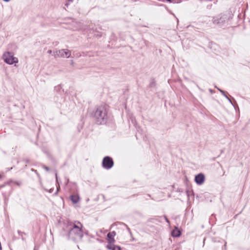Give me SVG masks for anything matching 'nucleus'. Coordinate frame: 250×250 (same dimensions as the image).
<instances>
[{
  "instance_id": "obj_16",
  "label": "nucleus",
  "mask_w": 250,
  "mask_h": 250,
  "mask_svg": "<svg viewBox=\"0 0 250 250\" xmlns=\"http://www.w3.org/2000/svg\"><path fill=\"white\" fill-rule=\"evenodd\" d=\"M57 190L56 192H55L54 193V194H53L54 195H57L58 194L59 191L60 189V187L59 184H58V186L57 187Z\"/></svg>"
},
{
  "instance_id": "obj_36",
  "label": "nucleus",
  "mask_w": 250,
  "mask_h": 250,
  "mask_svg": "<svg viewBox=\"0 0 250 250\" xmlns=\"http://www.w3.org/2000/svg\"><path fill=\"white\" fill-rule=\"evenodd\" d=\"M92 29L94 31H96L97 30V28H96L95 29H94L93 28H92Z\"/></svg>"
},
{
  "instance_id": "obj_18",
  "label": "nucleus",
  "mask_w": 250,
  "mask_h": 250,
  "mask_svg": "<svg viewBox=\"0 0 250 250\" xmlns=\"http://www.w3.org/2000/svg\"><path fill=\"white\" fill-rule=\"evenodd\" d=\"M164 218L165 219V220L166 221V222L168 223V224H170V222L169 221V220L167 219V217L166 216H164Z\"/></svg>"
},
{
  "instance_id": "obj_23",
  "label": "nucleus",
  "mask_w": 250,
  "mask_h": 250,
  "mask_svg": "<svg viewBox=\"0 0 250 250\" xmlns=\"http://www.w3.org/2000/svg\"><path fill=\"white\" fill-rule=\"evenodd\" d=\"M224 250H227V242H225V244L223 246V248Z\"/></svg>"
},
{
  "instance_id": "obj_34",
  "label": "nucleus",
  "mask_w": 250,
  "mask_h": 250,
  "mask_svg": "<svg viewBox=\"0 0 250 250\" xmlns=\"http://www.w3.org/2000/svg\"><path fill=\"white\" fill-rule=\"evenodd\" d=\"M25 162L26 163H29V160H25Z\"/></svg>"
},
{
  "instance_id": "obj_42",
  "label": "nucleus",
  "mask_w": 250,
  "mask_h": 250,
  "mask_svg": "<svg viewBox=\"0 0 250 250\" xmlns=\"http://www.w3.org/2000/svg\"><path fill=\"white\" fill-rule=\"evenodd\" d=\"M9 183H10V182H7V183H6L5 184H9Z\"/></svg>"
},
{
  "instance_id": "obj_38",
  "label": "nucleus",
  "mask_w": 250,
  "mask_h": 250,
  "mask_svg": "<svg viewBox=\"0 0 250 250\" xmlns=\"http://www.w3.org/2000/svg\"><path fill=\"white\" fill-rule=\"evenodd\" d=\"M157 218H162V216H158Z\"/></svg>"
},
{
  "instance_id": "obj_20",
  "label": "nucleus",
  "mask_w": 250,
  "mask_h": 250,
  "mask_svg": "<svg viewBox=\"0 0 250 250\" xmlns=\"http://www.w3.org/2000/svg\"><path fill=\"white\" fill-rule=\"evenodd\" d=\"M125 226H126V229L128 230V231L129 232V233L130 234H131V230H130V228L126 225H125Z\"/></svg>"
},
{
  "instance_id": "obj_39",
  "label": "nucleus",
  "mask_w": 250,
  "mask_h": 250,
  "mask_svg": "<svg viewBox=\"0 0 250 250\" xmlns=\"http://www.w3.org/2000/svg\"><path fill=\"white\" fill-rule=\"evenodd\" d=\"M205 240H206V239H205V238H204V241H203V243H204V244H205Z\"/></svg>"
},
{
  "instance_id": "obj_35",
  "label": "nucleus",
  "mask_w": 250,
  "mask_h": 250,
  "mask_svg": "<svg viewBox=\"0 0 250 250\" xmlns=\"http://www.w3.org/2000/svg\"><path fill=\"white\" fill-rule=\"evenodd\" d=\"M4 1H5V2H9V1H10L11 0H3Z\"/></svg>"
},
{
  "instance_id": "obj_12",
  "label": "nucleus",
  "mask_w": 250,
  "mask_h": 250,
  "mask_svg": "<svg viewBox=\"0 0 250 250\" xmlns=\"http://www.w3.org/2000/svg\"><path fill=\"white\" fill-rule=\"evenodd\" d=\"M171 235L173 237H178L181 235V231L178 229L177 228H175L171 231Z\"/></svg>"
},
{
  "instance_id": "obj_41",
  "label": "nucleus",
  "mask_w": 250,
  "mask_h": 250,
  "mask_svg": "<svg viewBox=\"0 0 250 250\" xmlns=\"http://www.w3.org/2000/svg\"><path fill=\"white\" fill-rule=\"evenodd\" d=\"M12 167H11L10 168H9L8 170H10V169H12Z\"/></svg>"
},
{
  "instance_id": "obj_32",
  "label": "nucleus",
  "mask_w": 250,
  "mask_h": 250,
  "mask_svg": "<svg viewBox=\"0 0 250 250\" xmlns=\"http://www.w3.org/2000/svg\"><path fill=\"white\" fill-rule=\"evenodd\" d=\"M4 185H2L0 186V189L1 188H2L4 187Z\"/></svg>"
},
{
  "instance_id": "obj_6",
  "label": "nucleus",
  "mask_w": 250,
  "mask_h": 250,
  "mask_svg": "<svg viewBox=\"0 0 250 250\" xmlns=\"http://www.w3.org/2000/svg\"><path fill=\"white\" fill-rule=\"evenodd\" d=\"M55 56L68 58L71 56V51L68 49H61L55 52Z\"/></svg>"
},
{
  "instance_id": "obj_26",
  "label": "nucleus",
  "mask_w": 250,
  "mask_h": 250,
  "mask_svg": "<svg viewBox=\"0 0 250 250\" xmlns=\"http://www.w3.org/2000/svg\"><path fill=\"white\" fill-rule=\"evenodd\" d=\"M201 1H212L213 0H200Z\"/></svg>"
},
{
  "instance_id": "obj_29",
  "label": "nucleus",
  "mask_w": 250,
  "mask_h": 250,
  "mask_svg": "<svg viewBox=\"0 0 250 250\" xmlns=\"http://www.w3.org/2000/svg\"><path fill=\"white\" fill-rule=\"evenodd\" d=\"M97 36L101 37L102 36V34L100 32H98V33L97 34Z\"/></svg>"
},
{
  "instance_id": "obj_2",
  "label": "nucleus",
  "mask_w": 250,
  "mask_h": 250,
  "mask_svg": "<svg viewBox=\"0 0 250 250\" xmlns=\"http://www.w3.org/2000/svg\"><path fill=\"white\" fill-rule=\"evenodd\" d=\"M91 116L97 125L105 124L108 119L106 106L105 105L98 106L95 110L91 113Z\"/></svg>"
},
{
  "instance_id": "obj_4",
  "label": "nucleus",
  "mask_w": 250,
  "mask_h": 250,
  "mask_svg": "<svg viewBox=\"0 0 250 250\" xmlns=\"http://www.w3.org/2000/svg\"><path fill=\"white\" fill-rule=\"evenodd\" d=\"M227 19V16L224 14H219L212 18V21L214 24L222 26Z\"/></svg>"
},
{
  "instance_id": "obj_17",
  "label": "nucleus",
  "mask_w": 250,
  "mask_h": 250,
  "mask_svg": "<svg viewBox=\"0 0 250 250\" xmlns=\"http://www.w3.org/2000/svg\"><path fill=\"white\" fill-rule=\"evenodd\" d=\"M43 167L44 169H45L47 171H49L50 170V168L47 166H43Z\"/></svg>"
},
{
  "instance_id": "obj_5",
  "label": "nucleus",
  "mask_w": 250,
  "mask_h": 250,
  "mask_svg": "<svg viewBox=\"0 0 250 250\" xmlns=\"http://www.w3.org/2000/svg\"><path fill=\"white\" fill-rule=\"evenodd\" d=\"M114 166V161L113 159L108 156L104 157L102 161V167L105 169H109Z\"/></svg>"
},
{
  "instance_id": "obj_43",
  "label": "nucleus",
  "mask_w": 250,
  "mask_h": 250,
  "mask_svg": "<svg viewBox=\"0 0 250 250\" xmlns=\"http://www.w3.org/2000/svg\"><path fill=\"white\" fill-rule=\"evenodd\" d=\"M34 250H37L35 248H34Z\"/></svg>"
},
{
  "instance_id": "obj_8",
  "label": "nucleus",
  "mask_w": 250,
  "mask_h": 250,
  "mask_svg": "<svg viewBox=\"0 0 250 250\" xmlns=\"http://www.w3.org/2000/svg\"><path fill=\"white\" fill-rule=\"evenodd\" d=\"M115 235L116 232L115 231H113L107 233L106 238L108 242L107 244H111L115 242V240L114 237Z\"/></svg>"
},
{
  "instance_id": "obj_3",
  "label": "nucleus",
  "mask_w": 250,
  "mask_h": 250,
  "mask_svg": "<svg viewBox=\"0 0 250 250\" xmlns=\"http://www.w3.org/2000/svg\"><path fill=\"white\" fill-rule=\"evenodd\" d=\"M2 58L5 63L12 65L18 62L17 58L14 56L13 52L7 51L3 53Z\"/></svg>"
},
{
  "instance_id": "obj_30",
  "label": "nucleus",
  "mask_w": 250,
  "mask_h": 250,
  "mask_svg": "<svg viewBox=\"0 0 250 250\" xmlns=\"http://www.w3.org/2000/svg\"><path fill=\"white\" fill-rule=\"evenodd\" d=\"M209 91H210V92L211 93H213V90H212V89H209Z\"/></svg>"
},
{
  "instance_id": "obj_37",
  "label": "nucleus",
  "mask_w": 250,
  "mask_h": 250,
  "mask_svg": "<svg viewBox=\"0 0 250 250\" xmlns=\"http://www.w3.org/2000/svg\"><path fill=\"white\" fill-rule=\"evenodd\" d=\"M71 64H72V65H73V60H72V61H71Z\"/></svg>"
},
{
  "instance_id": "obj_13",
  "label": "nucleus",
  "mask_w": 250,
  "mask_h": 250,
  "mask_svg": "<svg viewBox=\"0 0 250 250\" xmlns=\"http://www.w3.org/2000/svg\"><path fill=\"white\" fill-rule=\"evenodd\" d=\"M70 199L73 204H76L79 202L80 197L77 195H71L70 196Z\"/></svg>"
},
{
  "instance_id": "obj_21",
  "label": "nucleus",
  "mask_w": 250,
  "mask_h": 250,
  "mask_svg": "<svg viewBox=\"0 0 250 250\" xmlns=\"http://www.w3.org/2000/svg\"><path fill=\"white\" fill-rule=\"evenodd\" d=\"M14 183H15L16 185H17V186H21V182H18V181H15V182H14Z\"/></svg>"
},
{
  "instance_id": "obj_27",
  "label": "nucleus",
  "mask_w": 250,
  "mask_h": 250,
  "mask_svg": "<svg viewBox=\"0 0 250 250\" xmlns=\"http://www.w3.org/2000/svg\"><path fill=\"white\" fill-rule=\"evenodd\" d=\"M18 233H19L20 235H21V234L23 233V232H21V231H20V230H18Z\"/></svg>"
},
{
  "instance_id": "obj_40",
  "label": "nucleus",
  "mask_w": 250,
  "mask_h": 250,
  "mask_svg": "<svg viewBox=\"0 0 250 250\" xmlns=\"http://www.w3.org/2000/svg\"><path fill=\"white\" fill-rule=\"evenodd\" d=\"M167 1L171 2V0H167Z\"/></svg>"
},
{
  "instance_id": "obj_14",
  "label": "nucleus",
  "mask_w": 250,
  "mask_h": 250,
  "mask_svg": "<svg viewBox=\"0 0 250 250\" xmlns=\"http://www.w3.org/2000/svg\"><path fill=\"white\" fill-rule=\"evenodd\" d=\"M218 90L220 92V93L223 95L229 101V102L232 104L233 105V104H232V102L231 101V99H230L227 95V92L226 91H225L219 88H217Z\"/></svg>"
},
{
  "instance_id": "obj_15",
  "label": "nucleus",
  "mask_w": 250,
  "mask_h": 250,
  "mask_svg": "<svg viewBox=\"0 0 250 250\" xmlns=\"http://www.w3.org/2000/svg\"><path fill=\"white\" fill-rule=\"evenodd\" d=\"M74 0H67L65 3V6L67 7H68V5L70 4V3H72L73 1Z\"/></svg>"
},
{
  "instance_id": "obj_7",
  "label": "nucleus",
  "mask_w": 250,
  "mask_h": 250,
  "mask_svg": "<svg viewBox=\"0 0 250 250\" xmlns=\"http://www.w3.org/2000/svg\"><path fill=\"white\" fill-rule=\"evenodd\" d=\"M194 181L198 185H202L205 181V176L202 173H200L195 176Z\"/></svg>"
},
{
  "instance_id": "obj_28",
  "label": "nucleus",
  "mask_w": 250,
  "mask_h": 250,
  "mask_svg": "<svg viewBox=\"0 0 250 250\" xmlns=\"http://www.w3.org/2000/svg\"><path fill=\"white\" fill-rule=\"evenodd\" d=\"M47 53L48 54H50L52 53V51L51 50H48Z\"/></svg>"
},
{
  "instance_id": "obj_22",
  "label": "nucleus",
  "mask_w": 250,
  "mask_h": 250,
  "mask_svg": "<svg viewBox=\"0 0 250 250\" xmlns=\"http://www.w3.org/2000/svg\"><path fill=\"white\" fill-rule=\"evenodd\" d=\"M46 190L48 192H49V193H52L53 191H54V188H51L48 190Z\"/></svg>"
},
{
  "instance_id": "obj_9",
  "label": "nucleus",
  "mask_w": 250,
  "mask_h": 250,
  "mask_svg": "<svg viewBox=\"0 0 250 250\" xmlns=\"http://www.w3.org/2000/svg\"><path fill=\"white\" fill-rule=\"evenodd\" d=\"M147 88L151 91H155L156 90V83L154 78H151Z\"/></svg>"
},
{
  "instance_id": "obj_11",
  "label": "nucleus",
  "mask_w": 250,
  "mask_h": 250,
  "mask_svg": "<svg viewBox=\"0 0 250 250\" xmlns=\"http://www.w3.org/2000/svg\"><path fill=\"white\" fill-rule=\"evenodd\" d=\"M106 248L110 250H121V248L119 246H117L113 244H107Z\"/></svg>"
},
{
  "instance_id": "obj_19",
  "label": "nucleus",
  "mask_w": 250,
  "mask_h": 250,
  "mask_svg": "<svg viewBox=\"0 0 250 250\" xmlns=\"http://www.w3.org/2000/svg\"><path fill=\"white\" fill-rule=\"evenodd\" d=\"M55 177H56V183L59 184V183H58V174H57V172H56V173H55Z\"/></svg>"
},
{
  "instance_id": "obj_10",
  "label": "nucleus",
  "mask_w": 250,
  "mask_h": 250,
  "mask_svg": "<svg viewBox=\"0 0 250 250\" xmlns=\"http://www.w3.org/2000/svg\"><path fill=\"white\" fill-rule=\"evenodd\" d=\"M54 91L59 95H62L64 93V90L62 88V85L59 84L57 86H55Z\"/></svg>"
},
{
  "instance_id": "obj_25",
  "label": "nucleus",
  "mask_w": 250,
  "mask_h": 250,
  "mask_svg": "<svg viewBox=\"0 0 250 250\" xmlns=\"http://www.w3.org/2000/svg\"><path fill=\"white\" fill-rule=\"evenodd\" d=\"M190 193V191L189 190H186V193H187V195L188 196H189Z\"/></svg>"
},
{
  "instance_id": "obj_1",
  "label": "nucleus",
  "mask_w": 250,
  "mask_h": 250,
  "mask_svg": "<svg viewBox=\"0 0 250 250\" xmlns=\"http://www.w3.org/2000/svg\"><path fill=\"white\" fill-rule=\"evenodd\" d=\"M82 228L83 225L79 221L75 222V223H68L65 228H62L61 233L68 240L78 242L82 240L83 236Z\"/></svg>"
},
{
  "instance_id": "obj_24",
  "label": "nucleus",
  "mask_w": 250,
  "mask_h": 250,
  "mask_svg": "<svg viewBox=\"0 0 250 250\" xmlns=\"http://www.w3.org/2000/svg\"><path fill=\"white\" fill-rule=\"evenodd\" d=\"M177 191L178 192H183V189L181 188H179L177 189Z\"/></svg>"
},
{
  "instance_id": "obj_31",
  "label": "nucleus",
  "mask_w": 250,
  "mask_h": 250,
  "mask_svg": "<svg viewBox=\"0 0 250 250\" xmlns=\"http://www.w3.org/2000/svg\"><path fill=\"white\" fill-rule=\"evenodd\" d=\"M3 176L0 174V180H1L3 178Z\"/></svg>"
},
{
  "instance_id": "obj_33",
  "label": "nucleus",
  "mask_w": 250,
  "mask_h": 250,
  "mask_svg": "<svg viewBox=\"0 0 250 250\" xmlns=\"http://www.w3.org/2000/svg\"><path fill=\"white\" fill-rule=\"evenodd\" d=\"M66 183L68 184V182H69V179L68 178H66Z\"/></svg>"
}]
</instances>
